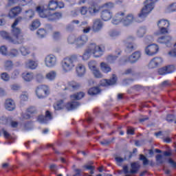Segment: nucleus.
<instances>
[{
  "mask_svg": "<svg viewBox=\"0 0 176 176\" xmlns=\"http://www.w3.org/2000/svg\"><path fill=\"white\" fill-rule=\"evenodd\" d=\"M21 8L17 6L15 8H13L12 9L10 10V11L8 13V17L10 19H13L14 17H16V16H19L20 13L22 12Z\"/></svg>",
  "mask_w": 176,
  "mask_h": 176,
  "instance_id": "obj_22",
  "label": "nucleus"
},
{
  "mask_svg": "<svg viewBox=\"0 0 176 176\" xmlns=\"http://www.w3.org/2000/svg\"><path fill=\"white\" fill-rule=\"evenodd\" d=\"M124 17V12H118L116 14L114 18L113 19L111 23L114 25H118V24H120V23H122V19Z\"/></svg>",
  "mask_w": 176,
  "mask_h": 176,
  "instance_id": "obj_19",
  "label": "nucleus"
},
{
  "mask_svg": "<svg viewBox=\"0 0 176 176\" xmlns=\"http://www.w3.org/2000/svg\"><path fill=\"white\" fill-rule=\"evenodd\" d=\"M23 16L27 20H31V19H34V16H35V11L32 9L26 10L23 12Z\"/></svg>",
  "mask_w": 176,
  "mask_h": 176,
  "instance_id": "obj_25",
  "label": "nucleus"
},
{
  "mask_svg": "<svg viewBox=\"0 0 176 176\" xmlns=\"http://www.w3.org/2000/svg\"><path fill=\"white\" fill-rule=\"evenodd\" d=\"M109 35L111 38H116V36L120 35V33L116 30H111L109 32Z\"/></svg>",
  "mask_w": 176,
  "mask_h": 176,
  "instance_id": "obj_47",
  "label": "nucleus"
},
{
  "mask_svg": "<svg viewBox=\"0 0 176 176\" xmlns=\"http://www.w3.org/2000/svg\"><path fill=\"white\" fill-rule=\"evenodd\" d=\"M58 63L57 56L53 54L47 55L44 58V64L47 68H54Z\"/></svg>",
  "mask_w": 176,
  "mask_h": 176,
  "instance_id": "obj_8",
  "label": "nucleus"
},
{
  "mask_svg": "<svg viewBox=\"0 0 176 176\" xmlns=\"http://www.w3.org/2000/svg\"><path fill=\"white\" fill-rule=\"evenodd\" d=\"M49 120H52V113L50 111L45 112V116H40L38 118L39 123H47Z\"/></svg>",
  "mask_w": 176,
  "mask_h": 176,
  "instance_id": "obj_23",
  "label": "nucleus"
},
{
  "mask_svg": "<svg viewBox=\"0 0 176 176\" xmlns=\"http://www.w3.org/2000/svg\"><path fill=\"white\" fill-rule=\"evenodd\" d=\"M135 21V17L133 14H128L125 17L123 16L122 24L125 27H128L130 24H133Z\"/></svg>",
  "mask_w": 176,
  "mask_h": 176,
  "instance_id": "obj_15",
  "label": "nucleus"
},
{
  "mask_svg": "<svg viewBox=\"0 0 176 176\" xmlns=\"http://www.w3.org/2000/svg\"><path fill=\"white\" fill-rule=\"evenodd\" d=\"M164 63L163 58L162 57H154L148 63V68L150 69H153L160 67Z\"/></svg>",
  "mask_w": 176,
  "mask_h": 176,
  "instance_id": "obj_13",
  "label": "nucleus"
},
{
  "mask_svg": "<svg viewBox=\"0 0 176 176\" xmlns=\"http://www.w3.org/2000/svg\"><path fill=\"white\" fill-rule=\"evenodd\" d=\"M1 78L2 80H4L5 82H8L9 79H10V76H9V74H8V73H2L1 74Z\"/></svg>",
  "mask_w": 176,
  "mask_h": 176,
  "instance_id": "obj_50",
  "label": "nucleus"
},
{
  "mask_svg": "<svg viewBox=\"0 0 176 176\" xmlns=\"http://www.w3.org/2000/svg\"><path fill=\"white\" fill-rule=\"evenodd\" d=\"M118 58V56H113V55H109L107 58V60L108 63H110V64H112V63H114V61Z\"/></svg>",
  "mask_w": 176,
  "mask_h": 176,
  "instance_id": "obj_48",
  "label": "nucleus"
},
{
  "mask_svg": "<svg viewBox=\"0 0 176 176\" xmlns=\"http://www.w3.org/2000/svg\"><path fill=\"white\" fill-rule=\"evenodd\" d=\"M0 54H2V56H9L8 47H6V45H1L0 47Z\"/></svg>",
  "mask_w": 176,
  "mask_h": 176,
  "instance_id": "obj_41",
  "label": "nucleus"
},
{
  "mask_svg": "<svg viewBox=\"0 0 176 176\" xmlns=\"http://www.w3.org/2000/svg\"><path fill=\"white\" fill-rule=\"evenodd\" d=\"M89 41V38L86 35L81 36L76 38L75 45L77 48L82 47L83 45Z\"/></svg>",
  "mask_w": 176,
  "mask_h": 176,
  "instance_id": "obj_17",
  "label": "nucleus"
},
{
  "mask_svg": "<svg viewBox=\"0 0 176 176\" xmlns=\"http://www.w3.org/2000/svg\"><path fill=\"white\" fill-rule=\"evenodd\" d=\"M159 32L155 33V35H163L164 34H168V28H159Z\"/></svg>",
  "mask_w": 176,
  "mask_h": 176,
  "instance_id": "obj_40",
  "label": "nucleus"
},
{
  "mask_svg": "<svg viewBox=\"0 0 176 176\" xmlns=\"http://www.w3.org/2000/svg\"><path fill=\"white\" fill-rule=\"evenodd\" d=\"M126 52H133L134 50V45L131 42H124Z\"/></svg>",
  "mask_w": 176,
  "mask_h": 176,
  "instance_id": "obj_43",
  "label": "nucleus"
},
{
  "mask_svg": "<svg viewBox=\"0 0 176 176\" xmlns=\"http://www.w3.org/2000/svg\"><path fill=\"white\" fill-rule=\"evenodd\" d=\"M100 67L102 72H104V74H108L109 72H111V71H112L111 67L104 62L100 63Z\"/></svg>",
  "mask_w": 176,
  "mask_h": 176,
  "instance_id": "obj_29",
  "label": "nucleus"
},
{
  "mask_svg": "<svg viewBox=\"0 0 176 176\" xmlns=\"http://www.w3.org/2000/svg\"><path fill=\"white\" fill-rule=\"evenodd\" d=\"M155 2H157V0H146L144 1V7L138 14L140 19H145L148 16V14L153 10Z\"/></svg>",
  "mask_w": 176,
  "mask_h": 176,
  "instance_id": "obj_5",
  "label": "nucleus"
},
{
  "mask_svg": "<svg viewBox=\"0 0 176 176\" xmlns=\"http://www.w3.org/2000/svg\"><path fill=\"white\" fill-rule=\"evenodd\" d=\"M21 2L23 6H27L28 5H31V3H32V0H21Z\"/></svg>",
  "mask_w": 176,
  "mask_h": 176,
  "instance_id": "obj_57",
  "label": "nucleus"
},
{
  "mask_svg": "<svg viewBox=\"0 0 176 176\" xmlns=\"http://www.w3.org/2000/svg\"><path fill=\"white\" fill-rule=\"evenodd\" d=\"M41 27V22L39 20L36 19L32 21V25H30V30L31 31H34V30H36V28H39Z\"/></svg>",
  "mask_w": 176,
  "mask_h": 176,
  "instance_id": "obj_34",
  "label": "nucleus"
},
{
  "mask_svg": "<svg viewBox=\"0 0 176 176\" xmlns=\"http://www.w3.org/2000/svg\"><path fill=\"white\" fill-rule=\"evenodd\" d=\"M67 42L69 45H74L76 42V38L74 36H70L67 38Z\"/></svg>",
  "mask_w": 176,
  "mask_h": 176,
  "instance_id": "obj_51",
  "label": "nucleus"
},
{
  "mask_svg": "<svg viewBox=\"0 0 176 176\" xmlns=\"http://www.w3.org/2000/svg\"><path fill=\"white\" fill-rule=\"evenodd\" d=\"M80 87V85L78 82H75V81H72L68 83L67 86L65 87L63 90H76Z\"/></svg>",
  "mask_w": 176,
  "mask_h": 176,
  "instance_id": "obj_28",
  "label": "nucleus"
},
{
  "mask_svg": "<svg viewBox=\"0 0 176 176\" xmlns=\"http://www.w3.org/2000/svg\"><path fill=\"white\" fill-rule=\"evenodd\" d=\"M13 67V63L10 60H7L5 63V68L6 69H10Z\"/></svg>",
  "mask_w": 176,
  "mask_h": 176,
  "instance_id": "obj_53",
  "label": "nucleus"
},
{
  "mask_svg": "<svg viewBox=\"0 0 176 176\" xmlns=\"http://www.w3.org/2000/svg\"><path fill=\"white\" fill-rule=\"evenodd\" d=\"M140 160H142L144 166H148L149 164V160L144 155H140Z\"/></svg>",
  "mask_w": 176,
  "mask_h": 176,
  "instance_id": "obj_49",
  "label": "nucleus"
},
{
  "mask_svg": "<svg viewBox=\"0 0 176 176\" xmlns=\"http://www.w3.org/2000/svg\"><path fill=\"white\" fill-rule=\"evenodd\" d=\"M116 80H118V78H116V76L115 74H113L112 78L110 80H102L100 81V85L101 86H112L116 83Z\"/></svg>",
  "mask_w": 176,
  "mask_h": 176,
  "instance_id": "obj_20",
  "label": "nucleus"
},
{
  "mask_svg": "<svg viewBox=\"0 0 176 176\" xmlns=\"http://www.w3.org/2000/svg\"><path fill=\"white\" fill-rule=\"evenodd\" d=\"M116 161L117 162L118 166H122V163L124 162V159L120 157H116Z\"/></svg>",
  "mask_w": 176,
  "mask_h": 176,
  "instance_id": "obj_54",
  "label": "nucleus"
},
{
  "mask_svg": "<svg viewBox=\"0 0 176 176\" xmlns=\"http://www.w3.org/2000/svg\"><path fill=\"white\" fill-rule=\"evenodd\" d=\"M76 74L80 78H82V76L86 74V67L84 66L83 63H78L76 65Z\"/></svg>",
  "mask_w": 176,
  "mask_h": 176,
  "instance_id": "obj_18",
  "label": "nucleus"
},
{
  "mask_svg": "<svg viewBox=\"0 0 176 176\" xmlns=\"http://www.w3.org/2000/svg\"><path fill=\"white\" fill-rule=\"evenodd\" d=\"M11 90H13L14 91H17V90H20V85H11Z\"/></svg>",
  "mask_w": 176,
  "mask_h": 176,
  "instance_id": "obj_63",
  "label": "nucleus"
},
{
  "mask_svg": "<svg viewBox=\"0 0 176 176\" xmlns=\"http://www.w3.org/2000/svg\"><path fill=\"white\" fill-rule=\"evenodd\" d=\"M23 79L25 80V82H31L32 79H34V74L33 73H23Z\"/></svg>",
  "mask_w": 176,
  "mask_h": 176,
  "instance_id": "obj_33",
  "label": "nucleus"
},
{
  "mask_svg": "<svg viewBox=\"0 0 176 176\" xmlns=\"http://www.w3.org/2000/svg\"><path fill=\"white\" fill-rule=\"evenodd\" d=\"M65 107V105L64 104V100H63L57 101L54 104V108L56 111H61V109H64Z\"/></svg>",
  "mask_w": 176,
  "mask_h": 176,
  "instance_id": "obj_32",
  "label": "nucleus"
},
{
  "mask_svg": "<svg viewBox=\"0 0 176 176\" xmlns=\"http://www.w3.org/2000/svg\"><path fill=\"white\" fill-rule=\"evenodd\" d=\"M38 38H45V36H46V30H45L44 29H39L37 32H36Z\"/></svg>",
  "mask_w": 176,
  "mask_h": 176,
  "instance_id": "obj_45",
  "label": "nucleus"
},
{
  "mask_svg": "<svg viewBox=\"0 0 176 176\" xmlns=\"http://www.w3.org/2000/svg\"><path fill=\"white\" fill-rule=\"evenodd\" d=\"M175 69V67L174 65L166 66L159 69L158 74L159 75H167V74H172V72H174Z\"/></svg>",
  "mask_w": 176,
  "mask_h": 176,
  "instance_id": "obj_16",
  "label": "nucleus"
},
{
  "mask_svg": "<svg viewBox=\"0 0 176 176\" xmlns=\"http://www.w3.org/2000/svg\"><path fill=\"white\" fill-rule=\"evenodd\" d=\"M102 28V21L100 19H96L94 21V25L92 27L93 31L94 32H98Z\"/></svg>",
  "mask_w": 176,
  "mask_h": 176,
  "instance_id": "obj_24",
  "label": "nucleus"
},
{
  "mask_svg": "<svg viewBox=\"0 0 176 176\" xmlns=\"http://www.w3.org/2000/svg\"><path fill=\"white\" fill-rule=\"evenodd\" d=\"M85 97V94L83 92H78L70 96L71 102L66 104V109L67 111H72V109H76L79 107V102H76L77 100H82Z\"/></svg>",
  "mask_w": 176,
  "mask_h": 176,
  "instance_id": "obj_6",
  "label": "nucleus"
},
{
  "mask_svg": "<svg viewBox=\"0 0 176 176\" xmlns=\"http://www.w3.org/2000/svg\"><path fill=\"white\" fill-rule=\"evenodd\" d=\"M100 91V88H98V87H92V88L89 89L88 94L90 96H96L97 94H99Z\"/></svg>",
  "mask_w": 176,
  "mask_h": 176,
  "instance_id": "obj_35",
  "label": "nucleus"
},
{
  "mask_svg": "<svg viewBox=\"0 0 176 176\" xmlns=\"http://www.w3.org/2000/svg\"><path fill=\"white\" fill-rule=\"evenodd\" d=\"M36 94L38 98H46L49 94V87L40 85L36 89Z\"/></svg>",
  "mask_w": 176,
  "mask_h": 176,
  "instance_id": "obj_10",
  "label": "nucleus"
},
{
  "mask_svg": "<svg viewBox=\"0 0 176 176\" xmlns=\"http://www.w3.org/2000/svg\"><path fill=\"white\" fill-rule=\"evenodd\" d=\"M78 56L72 55L63 59L61 63L63 72L67 74L71 72L75 68V63H78Z\"/></svg>",
  "mask_w": 176,
  "mask_h": 176,
  "instance_id": "obj_4",
  "label": "nucleus"
},
{
  "mask_svg": "<svg viewBox=\"0 0 176 176\" xmlns=\"http://www.w3.org/2000/svg\"><path fill=\"white\" fill-rule=\"evenodd\" d=\"M173 41V37L170 35L162 36L157 38V42L161 45H166V46H170Z\"/></svg>",
  "mask_w": 176,
  "mask_h": 176,
  "instance_id": "obj_14",
  "label": "nucleus"
},
{
  "mask_svg": "<svg viewBox=\"0 0 176 176\" xmlns=\"http://www.w3.org/2000/svg\"><path fill=\"white\" fill-rule=\"evenodd\" d=\"M36 79L38 82V83H42V81L44 80L45 77L42 74H37L36 76Z\"/></svg>",
  "mask_w": 176,
  "mask_h": 176,
  "instance_id": "obj_55",
  "label": "nucleus"
},
{
  "mask_svg": "<svg viewBox=\"0 0 176 176\" xmlns=\"http://www.w3.org/2000/svg\"><path fill=\"white\" fill-rule=\"evenodd\" d=\"M5 108L7 109V111H14V108H16L14 101H13L12 99H8L6 100Z\"/></svg>",
  "mask_w": 176,
  "mask_h": 176,
  "instance_id": "obj_27",
  "label": "nucleus"
},
{
  "mask_svg": "<svg viewBox=\"0 0 176 176\" xmlns=\"http://www.w3.org/2000/svg\"><path fill=\"white\" fill-rule=\"evenodd\" d=\"M145 34H146V29L145 28H140L138 30L137 36L138 38H143Z\"/></svg>",
  "mask_w": 176,
  "mask_h": 176,
  "instance_id": "obj_39",
  "label": "nucleus"
},
{
  "mask_svg": "<svg viewBox=\"0 0 176 176\" xmlns=\"http://www.w3.org/2000/svg\"><path fill=\"white\" fill-rule=\"evenodd\" d=\"M135 41V37L134 36H129L125 40L124 42H133Z\"/></svg>",
  "mask_w": 176,
  "mask_h": 176,
  "instance_id": "obj_61",
  "label": "nucleus"
},
{
  "mask_svg": "<svg viewBox=\"0 0 176 176\" xmlns=\"http://www.w3.org/2000/svg\"><path fill=\"white\" fill-rule=\"evenodd\" d=\"M168 54L170 57H176V48L171 50Z\"/></svg>",
  "mask_w": 176,
  "mask_h": 176,
  "instance_id": "obj_59",
  "label": "nucleus"
},
{
  "mask_svg": "<svg viewBox=\"0 0 176 176\" xmlns=\"http://www.w3.org/2000/svg\"><path fill=\"white\" fill-rule=\"evenodd\" d=\"M19 75H20V71L14 70L12 74L11 78L12 79H16Z\"/></svg>",
  "mask_w": 176,
  "mask_h": 176,
  "instance_id": "obj_56",
  "label": "nucleus"
},
{
  "mask_svg": "<svg viewBox=\"0 0 176 176\" xmlns=\"http://www.w3.org/2000/svg\"><path fill=\"white\" fill-rule=\"evenodd\" d=\"M155 159L157 164H163L164 162V160L163 159V156L162 155H157Z\"/></svg>",
  "mask_w": 176,
  "mask_h": 176,
  "instance_id": "obj_46",
  "label": "nucleus"
},
{
  "mask_svg": "<svg viewBox=\"0 0 176 176\" xmlns=\"http://www.w3.org/2000/svg\"><path fill=\"white\" fill-rule=\"evenodd\" d=\"M80 14H82L83 16L87 14V8H86V7H82V8L80 9Z\"/></svg>",
  "mask_w": 176,
  "mask_h": 176,
  "instance_id": "obj_60",
  "label": "nucleus"
},
{
  "mask_svg": "<svg viewBox=\"0 0 176 176\" xmlns=\"http://www.w3.org/2000/svg\"><path fill=\"white\" fill-rule=\"evenodd\" d=\"M61 36V33L60 32H54L53 34L54 39H58Z\"/></svg>",
  "mask_w": 176,
  "mask_h": 176,
  "instance_id": "obj_62",
  "label": "nucleus"
},
{
  "mask_svg": "<svg viewBox=\"0 0 176 176\" xmlns=\"http://www.w3.org/2000/svg\"><path fill=\"white\" fill-rule=\"evenodd\" d=\"M113 16L112 12L108 10H104L101 12L100 17L104 21H109V20L112 19Z\"/></svg>",
  "mask_w": 176,
  "mask_h": 176,
  "instance_id": "obj_21",
  "label": "nucleus"
},
{
  "mask_svg": "<svg viewBox=\"0 0 176 176\" xmlns=\"http://www.w3.org/2000/svg\"><path fill=\"white\" fill-rule=\"evenodd\" d=\"M25 67L29 69H36L38 68V62L37 60L30 59L25 63Z\"/></svg>",
  "mask_w": 176,
  "mask_h": 176,
  "instance_id": "obj_26",
  "label": "nucleus"
},
{
  "mask_svg": "<svg viewBox=\"0 0 176 176\" xmlns=\"http://www.w3.org/2000/svg\"><path fill=\"white\" fill-rule=\"evenodd\" d=\"M28 113L30 115L31 113H35L36 112V110L34 109V107H30L27 110Z\"/></svg>",
  "mask_w": 176,
  "mask_h": 176,
  "instance_id": "obj_64",
  "label": "nucleus"
},
{
  "mask_svg": "<svg viewBox=\"0 0 176 176\" xmlns=\"http://www.w3.org/2000/svg\"><path fill=\"white\" fill-rule=\"evenodd\" d=\"M103 8H106V9H112L115 8V4L111 2L106 3L103 5Z\"/></svg>",
  "mask_w": 176,
  "mask_h": 176,
  "instance_id": "obj_52",
  "label": "nucleus"
},
{
  "mask_svg": "<svg viewBox=\"0 0 176 176\" xmlns=\"http://www.w3.org/2000/svg\"><path fill=\"white\" fill-rule=\"evenodd\" d=\"M92 73L94 78H97L98 79H101V78H104V74L101 73V72L100 71V69H98V68L92 71Z\"/></svg>",
  "mask_w": 176,
  "mask_h": 176,
  "instance_id": "obj_36",
  "label": "nucleus"
},
{
  "mask_svg": "<svg viewBox=\"0 0 176 176\" xmlns=\"http://www.w3.org/2000/svg\"><path fill=\"white\" fill-rule=\"evenodd\" d=\"M159 45L157 44H151L145 47L144 53L146 56L153 57V56H156L157 53H159Z\"/></svg>",
  "mask_w": 176,
  "mask_h": 176,
  "instance_id": "obj_9",
  "label": "nucleus"
},
{
  "mask_svg": "<svg viewBox=\"0 0 176 176\" xmlns=\"http://www.w3.org/2000/svg\"><path fill=\"white\" fill-rule=\"evenodd\" d=\"M20 52L22 54V56H28V54L31 53L30 49L27 48V47H21Z\"/></svg>",
  "mask_w": 176,
  "mask_h": 176,
  "instance_id": "obj_42",
  "label": "nucleus"
},
{
  "mask_svg": "<svg viewBox=\"0 0 176 176\" xmlns=\"http://www.w3.org/2000/svg\"><path fill=\"white\" fill-rule=\"evenodd\" d=\"M21 101H28V94H22L21 95Z\"/></svg>",
  "mask_w": 176,
  "mask_h": 176,
  "instance_id": "obj_58",
  "label": "nucleus"
},
{
  "mask_svg": "<svg viewBox=\"0 0 176 176\" xmlns=\"http://www.w3.org/2000/svg\"><path fill=\"white\" fill-rule=\"evenodd\" d=\"M57 6V0H50L47 6V9H44L42 6H37L36 8V12H37L42 19H47L49 21H56L63 17V14L60 12L53 14L50 12V10H56Z\"/></svg>",
  "mask_w": 176,
  "mask_h": 176,
  "instance_id": "obj_2",
  "label": "nucleus"
},
{
  "mask_svg": "<svg viewBox=\"0 0 176 176\" xmlns=\"http://www.w3.org/2000/svg\"><path fill=\"white\" fill-rule=\"evenodd\" d=\"M158 28L170 27V21L166 19H161L157 22Z\"/></svg>",
  "mask_w": 176,
  "mask_h": 176,
  "instance_id": "obj_31",
  "label": "nucleus"
},
{
  "mask_svg": "<svg viewBox=\"0 0 176 176\" xmlns=\"http://www.w3.org/2000/svg\"><path fill=\"white\" fill-rule=\"evenodd\" d=\"M123 171L124 174H137L140 170V164L133 162L131 164V170H129V166L124 165L123 166Z\"/></svg>",
  "mask_w": 176,
  "mask_h": 176,
  "instance_id": "obj_12",
  "label": "nucleus"
},
{
  "mask_svg": "<svg viewBox=\"0 0 176 176\" xmlns=\"http://www.w3.org/2000/svg\"><path fill=\"white\" fill-rule=\"evenodd\" d=\"M104 48L102 47L97 45L95 43H91L89 45L88 49L82 55V60L84 61H87V60L90 58L91 54H93L94 57L98 58V57H101V56H102Z\"/></svg>",
  "mask_w": 176,
  "mask_h": 176,
  "instance_id": "obj_3",
  "label": "nucleus"
},
{
  "mask_svg": "<svg viewBox=\"0 0 176 176\" xmlns=\"http://www.w3.org/2000/svg\"><path fill=\"white\" fill-rule=\"evenodd\" d=\"M8 56H10V57H17V56H19V50L14 48L11 49L8 52Z\"/></svg>",
  "mask_w": 176,
  "mask_h": 176,
  "instance_id": "obj_44",
  "label": "nucleus"
},
{
  "mask_svg": "<svg viewBox=\"0 0 176 176\" xmlns=\"http://www.w3.org/2000/svg\"><path fill=\"white\" fill-rule=\"evenodd\" d=\"M21 21H23V17L21 16H19L15 19L12 25L11 36L9 35V33L1 31L0 32L1 37L14 45L23 43V41H24L23 32H21V29L17 27L19 23H21Z\"/></svg>",
  "mask_w": 176,
  "mask_h": 176,
  "instance_id": "obj_1",
  "label": "nucleus"
},
{
  "mask_svg": "<svg viewBox=\"0 0 176 176\" xmlns=\"http://www.w3.org/2000/svg\"><path fill=\"white\" fill-rule=\"evenodd\" d=\"M140 58H141V52L136 51L133 52L131 56H124L121 60V64H127V63H130V64H134L137 63Z\"/></svg>",
  "mask_w": 176,
  "mask_h": 176,
  "instance_id": "obj_7",
  "label": "nucleus"
},
{
  "mask_svg": "<svg viewBox=\"0 0 176 176\" xmlns=\"http://www.w3.org/2000/svg\"><path fill=\"white\" fill-rule=\"evenodd\" d=\"M56 76H57V72L54 71H51L46 74L45 79H47V80H50V82H52L54 80V79H56Z\"/></svg>",
  "mask_w": 176,
  "mask_h": 176,
  "instance_id": "obj_30",
  "label": "nucleus"
},
{
  "mask_svg": "<svg viewBox=\"0 0 176 176\" xmlns=\"http://www.w3.org/2000/svg\"><path fill=\"white\" fill-rule=\"evenodd\" d=\"M90 6L88 8V11L91 16H96L97 13L100 12V8L97 4V0H89Z\"/></svg>",
  "mask_w": 176,
  "mask_h": 176,
  "instance_id": "obj_11",
  "label": "nucleus"
},
{
  "mask_svg": "<svg viewBox=\"0 0 176 176\" xmlns=\"http://www.w3.org/2000/svg\"><path fill=\"white\" fill-rule=\"evenodd\" d=\"M88 67L89 68V69L91 71V72H93V71L97 69V62H96L95 60H90L88 63Z\"/></svg>",
  "mask_w": 176,
  "mask_h": 176,
  "instance_id": "obj_37",
  "label": "nucleus"
},
{
  "mask_svg": "<svg viewBox=\"0 0 176 176\" xmlns=\"http://www.w3.org/2000/svg\"><path fill=\"white\" fill-rule=\"evenodd\" d=\"M166 12L168 13H173V12H176V3H173L168 6L166 8Z\"/></svg>",
  "mask_w": 176,
  "mask_h": 176,
  "instance_id": "obj_38",
  "label": "nucleus"
}]
</instances>
